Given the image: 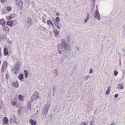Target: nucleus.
Returning a JSON list of instances; mask_svg holds the SVG:
<instances>
[{
	"label": "nucleus",
	"mask_w": 125,
	"mask_h": 125,
	"mask_svg": "<svg viewBox=\"0 0 125 125\" xmlns=\"http://www.w3.org/2000/svg\"><path fill=\"white\" fill-rule=\"evenodd\" d=\"M49 108V106L47 104L45 105L44 106L42 111V114L43 116L42 119H44L47 114V112Z\"/></svg>",
	"instance_id": "1"
},
{
	"label": "nucleus",
	"mask_w": 125,
	"mask_h": 125,
	"mask_svg": "<svg viewBox=\"0 0 125 125\" xmlns=\"http://www.w3.org/2000/svg\"><path fill=\"white\" fill-rule=\"evenodd\" d=\"M49 108V106L47 104L45 105L44 106L42 111V114L43 116L42 119H44L47 114V112Z\"/></svg>",
	"instance_id": "2"
},
{
	"label": "nucleus",
	"mask_w": 125,
	"mask_h": 125,
	"mask_svg": "<svg viewBox=\"0 0 125 125\" xmlns=\"http://www.w3.org/2000/svg\"><path fill=\"white\" fill-rule=\"evenodd\" d=\"M20 64L18 62H17L14 65V68L12 70V73L14 74H17L19 72L20 68Z\"/></svg>",
	"instance_id": "3"
},
{
	"label": "nucleus",
	"mask_w": 125,
	"mask_h": 125,
	"mask_svg": "<svg viewBox=\"0 0 125 125\" xmlns=\"http://www.w3.org/2000/svg\"><path fill=\"white\" fill-rule=\"evenodd\" d=\"M61 45L65 49L68 51L70 50L69 45L66 43L65 40L63 39L62 41Z\"/></svg>",
	"instance_id": "4"
},
{
	"label": "nucleus",
	"mask_w": 125,
	"mask_h": 125,
	"mask_svg": "<svg viewBox=\"0 0 125 125\" xmlns=\"http://www.w3.org/2000/svg\"><path fill=\"white\" fill-rule=\"evenodd\" d=\"M17 6L19 9H22L23 3L21 0H16Z\"/></svg>",
	"instance_id": "5"
},
{
	"label": "nucleus",
	"mask_w": 125,
	"mask_h": 125,
	"mask_svg": "<svg viewBox=\"0 0 125 125\" xmlns=\"http://www.w3.org/2000/svg\"><path fill=\"white\" fill-rule=\"evenodd\" d=\"M26 25L27 28H29L30 26H31L32 24L31 22V20L30 18H28L27 19Z\"/></svg>",
	"instance_id": "6"
},
{
	"label": "nucleus",
	"mask_w": 125,
	"mask_h": 125,
	"mask_svg": "<svg viewBox=\"0 0 125 125\" xmlns=\"http://www.w3.org/2000/svg\"><path fill=\"white\" fill-rule=\"evenodd\" d=\"M94 16L95 18L98 19L99 20H100L101 18L100 16L99 13L97 12H95L94 14Z\"/></svg>",
	"instance_id": "7"
},
{
	"label": "nucleus",
	"mask_w": 125,
	"mask_h": 125,
	"mask_svg": "<svg viewBox=\"0 0 125 125\" xmlns=\"http://www.w3.org/2000/svg\"><path fill=\"white\" fill-rule=\"evenodd\" d=\"M6 23V21L4 19H0V24L2 25V26L5 25Z\"/></svg>",
	"instance_id": "8"
},
{
	"label": "nucleus",
	"mask_w": 125,
	"mask_h": 125,
	"mask_svg": "<svg viewBox=\"0 0 125 125\" xmlns=\"http://www.w3.org/2000/svg\"><path fill=\"white\" fill-rule=\"evenodd\" d=\"M39 95L38 93L37 92H35L34 93L33 95L32 96V97L34 96L35 99H37L38 98Z\"/></svg>",
	"instance_id": "9"
},
{
	"label": "nucleus",
	"mask_w": 125,
	"mask_h": 125,
	"mask_svg": "<svg viewBox=\"0 0 125 125\" xmlns=\"http://www.w3.org/2000/svg\"><path fill=\"white\" fill-rule=\"evenodd\" d=\"M29 121L31 124L32 125H35L36 124V122L33 120L30 119Z\"/></svg>",
	"instance_id": "10"
},
{
	"label": "nucleus",
	"mask_w": 125,
	"mask_h": 125,
	"mask_svg": "<svg viewBox=\"0 0 125 125\" xmlns=\"http://www.w3.org/2000/svg\"><path fill=\"white\" fill-rule=\"evenodd\" d=\"M3 27V30L4 31H5L6 32H8L9 31V29L8 28L7 26H2Z\"/></svg>",
	"instance_id": "11"
},
{
	"label": "nucleus",
	"mask_w": 125,
	"mask_h": 125,
	"mask_svg": "<svg viewBox=\"0 0 125 125\" xmlns=\"http://www.w3.org/2000/svg\"><path fill=\"white\" fill-rule=\"evenodd\" d=\"M47 23L48 25L52 26V27L53 26V24L52 22L50 20H48L47 21Z\"/></svg>",
	"instance_id": "12"
},
{
	"label": "nucleus",
	"mask_w": 125,
	"mask_h": 125,
	"mask_svg": "<svg viewBox=\"0 0 125 125\" xmlns=\"http://www.w3.org/2000/svg\"><path fill=\"white\" fill-rule=\"evenodd\" d=\"M122 84H124L123 83H122V84H120L118 85L119 86L118 88V89L122 90L124 89V86Z\"/></svg>",
	"instance_id": "13"
},
{
	"label": "nucleus",
	"mask_w": 125,
	"mask_h": 125,
	"mask_svg": "<svg viewBox=\"0 0 125 125\" xmlns=\"http://www.w3.org/2000/svg\"><path fill=\"white\" fill-rule=\"evenodd\" d=\"M4 123L5 124H7L8 123V120L7 117H5L3 118Z\"/></svg>",
	"instance_id": "14"
},
{
	"label": "nucleus",
	"mask_w": 125,
	"mask_h": 125,
	"mask_svg": "<svg viewBox=\"0 0 125 125\" xmlns=\"http://www.w3.org/2000/svg\"><path fill=\"white\" fill-rule=\"evenodd\" d=\"M4 55H5V56L6 55L8 54V51L7 49L6 48H5L4 49Z\"/></svg>",
	"instance_id": "15"
},
{
	"label": "nucleus",
	"mask_w": 125,
	"mask_h": 125,
	"mask_svg": "<svg viewBox=\"0 0 125 125\" xmlns=\"http://www.w3.org/2000/svg\"><path fill=\"white\" fill-rule=\"evenodd\" d=\"M60 20L58 17H56L55 20L53 21L54 23H58L59 22Z\"/></svg>",
	"instance_id": "16"
},
{
	"label": "nucleus",
	"mask_w": 125,
	"mask_h": 125,
	"mask_svg": "<svg viewBox=\"0 0 125 125\" xmlns=\"http://www.w3.org/2000/svg\"><path fill=\"white\" fill-rule=\"evenodd\" d=\"M13 22L12 21H8L7 23V24L8 26H10L12 25Z\"/></svg>",
	"instance_id": "17"
},
{
	"label": "nucleus",
	"mask_w": 125,
	"mask_h": 125,
	"mask_svg": "<svg viewBox=\"0 0 125 125\" xmlns=\"http://www.w3.org/2000/svg\"><path fill=\"white\" fill-rule=\"evenodd\" d=\"M18 98L19 99L20 101H23L24 100V98H23L22 96L21 95H19L18 96Z\"/></svg>",
	"instance_id": "18"
},
{
	"label": "nucleus",
	"mask_w": 125,
	"mask_h": 125,
	"mask_svg": "<svg viewBox=\"0 0 125 125\" xmlns=\"http://www.w3.org/2000/svg\"><path fill=\"white\" fill-rule=\"evenodd\" d=\"M25 74V78H27L28 77V73L27 70H25L24 71Z\"/></svg>",
	"instance_id": "19"
},
{
	"label": "nucleus",
	"mask_w": 125,
	"mask_h": 125,
	"mask_svg": "<svg viewBox=\"0 0 125 125\" xmlns=\"http://www.w3.org/2000/svg\"><path fill=\"white\" fill-rule=\"evenodd\" d=\"M18 78L20 80H21L23 78V76L22 74H21L18 76Z\"/></svg>",
	"instance_id": "20"
},
{
	"label": "nucleus",
	"mask_w": 125,
	"mask_h": 125,
	"mask_svg": "<svg viewBox=\"0 0 125 125\" xmlns=\"http://www.w3.org/2000/svg\"><path fill=\"white\" fill-rule=\"evenodd\" d=\"M111 89V87L110 86H109L106 92V94H108L110 92V90Z\"/></svg>",
	"instance_id": "21"
},
{
	"label": "nucleus",
	"mask_w": 125,
	"mask_h": 125,
	"mask_svg": "<svg viewBox=\"0 0 125 125\" xmlns=\"http://www.w3.org/2000/svg\"><path fill=\"white\" fill-rule=\"evenodd\" d=\"M12 84L13 86L16 88L17 87L19 86L18 83H13Z\"/></svg>",
	"instance_id": "22"
},
{
	"label": "nucleus",
	"mask_w": 125,
	"mask_h": 125,
	"mask_svg": "<svg viewBox=\"0 0 125 125\" xmlns=\"http://www.w3.org/2000/svg\"><path fill=\"white\" fill-rule=\"evenodd\" d=\"M53 32L55 35V36H57V35L59 34V33L57 30H54L53 31Z\"/></svg>",
	"instance_id": "23"
},
{
	"label": "nucleus",
	"mask_w": 125,
	"mask_h": 125,
	"mask_svg": "<svg viewBox=\"0 0 125 125\" xmlns=\"http://www.w3.org/2000/svg\"><path fill=\"white\" fill-rule=\"evenodd\" d=\"M6 8L7 10L8 11H10L12 10L11 8L9 6L7 7Z\"/></svg>",
	"instance_id": "24"
},
{
	"label": "nucleus",
	"mask_w": 125,
	"mask_h": 125,
	"mask_svg": "<svg viewBox=\"0 0 125 125\" xmlns=\"http://www.w3.org/2000/svg\"><path fill=\"white\" fill-rule=\"evenodd\" d=\"M21 108H20V107H19V109L18 110V114L20 115L21 113Z\"/></svg>",
	"instance_id": "25"
},
{
	"label": "nucleus",
	"mask_w": 125,
	"mask_h": 125,
	"mask_svg": "<svg viewBox=\"0 0 125 125\" xmlns=\"http://www.w3.org/2000/svg\"><path fill=\"white\" fill-rule=\"evenodd\" d=\"M54 71L55 72V74L54 75L55 77H56L58 75V73L57 71L56 70H54Z\"/></svg>",
	"instance_id": "26"
},
{
	"label": "nucleus",
	"mask_w": 125,
	"mask_h": 125,
	"mask_svg": "<svg viewBox=\"0 0 125 125\" xmlns=\"http://www.w3.org/2000/svg\"><path fill=\"white\" fill-rule=\"evenodd\" d=\"M114 75L115 76H116L118 74V72L117 71L115 70L114 72Z\"/></svg>",
	"instance_id": "27"
},
{
	"label": "nucleus",
	"mask_w": 125,
	"mask_h": 125,
	"mask_svg": "<svg viewBox=\"0 0 125 125\" xmlns=\"http://www.w3.org/2000/svg\"><path fill=\"white\" fill-rule=\"evenodd\" d=\"M12 105L13 106H16L17 105V103L15 101H13L12 103Z\"/></svg>",
	"instance_id": "28"
},
{
	"label": "nucleus",
	"mask_w": 125,
	"mask_h": 125,
	"mask_svg": "<svg viewBox=\"0 0 125 125\" xmlns=\"http://www.w3.org/2000/svg\"><path fill=\"white\" fill-rule=\"evenodd\" d=\"M4 36L3 35H1L0 36V40H2L3 39H4V38H5V37H4Z\"/></svg>",
	"instance_id": "29"
},
{
	"label": "nucleus",
	"mask_w": 125,
	"mask_h": 125,
	"mask_svg": "<svg viewBox=\"0 0 125 125\" xmlns=\"http://www.w3.org/2000/svg\"><path fill=\"white\" fill-rule=\"evenodd\" d=\"M89 14H87V17L86 18V19H87V20H88L89 19Z\"/></svg>",
	"instance_id": "30"
},
{
	"label": "nucleus",
	"mask_w": 125,
	"mask_h": 125,
	"mask_svg": "<svg viewBox=\"0 0 125 125\" xmlns=\"http://www.w3.org/2000/svg\"><path fill=\"white\" fill-rule=\"evenodd\" d=\"M54 23L56 27L59 26L58 24V23Z\"/></svg>",
	"instance_id": "31"
},
{
	"label": "nucleus",
	"mask_w": 125,
	"mask_h": 125,
	"mask_svg": "<svg viewBox=\"0 0 125 125\" xmlns=\"http://www.w3.org/2000/svg\"><path fill=\"white\" fill-rule=\"evenodd\" d=\"M12 18V17L11 15H10L8 17V19L11 20Z\"/></svg>",
	"instance_id": "32"
},
{
	"label": "nucleus",
	"mask_w": 125,
	"mask_h": 125,
	"mask_svg": "<svg viewBox=\"0 0 125 125\" xmlns=\"http://www.w3.org/2000/svg\"><path fill=\"white\" fill-rule=\"evenodd\" d=\"M4 68L3 66H2L1 69V71L2 72H3L4 71Z\"/></svg>",
	"instance_id": "33"
},
{
	"label": "nucleus",
	"mask_w": 125,
	"mask_h": 125,
	"mask_svg": "<svg viewBox=\"0 0 125 125\" xmlns=\"http://www.w3.org/2000/svg\"><path fill=\"white\" fill-rule=\"evenodd\" d=\"M31 105H27V109H29V110L31 109Z\"/></svg>",
	"instance_id": "34"
},
{
	"label": "nucleus",
	"mask_w": 125,
	"mask_h": 125,
	"mask_svg": "<svg viewBox=\"0 0 125 125\" xmlns=\"http://www.w3.org/2000/svg\"><path fill=\"white\" fill-rule=\"evenodd\" d=\"M118 94H116L114 95V97L115 98H116L118 96Z\"/></svg>",
	"instance_id": "35"
},
{
	"label": "nucleus",
	"mask_w": 125,
	"mask_h": 125,
	"mask_svg": "<svg viewBox=\"0 0 125 125\" xmlns=\"http://www.w3.org/2000/svg\"><path fill=\"white\" fill-rule=\"evenodd\" d=\"M93 123L94 122L92 121H91L90 122V125H93Z\"/></svg>",
	"instance_id": "36"
},
{
	"label": "nucleus",
	"mask_w": 125,
	"mask_h": 125,
	"mask_svg": "<svg viewBox=\"0 0 125 125\" xmlns=\"http://www.w3.org/2000/svg\"><path fill=\"white\" fill-rule=\"evenodd\" d=\"M27 105H31V102H30V101H29L28 102V103H27Z\"/></svg>",
	"instance_id": "37"
},
{
	"label": "nucleus",
	"mask_w": 125,
	"mask_h": 125,
	"mask_svg": "<svg viewBox=\"0 0 125 125\" xmlns=\"http://www.w3.org/2000/svg\"><path fill=\"white\" fill-rule=\"evenodd\" d=\"M80 125H86V124L83 122H82L80 124Z\"/></svg>",
	"instance_id": "38"
},
{
	"label": "nucleus",
	"mask_w": 125,
	"mask_h": 125,
	"mask_svg": "<svg viewBox=\"0 0 125 125\" xmlns=\"http://www.w3.org/2000/svg\"><path fill=\"white\" fill-rule=\"evenodd\" d=\"M89 78H90V76H86V77H85V80H86Z\"/></svg>",
	"instance_id": "39"
},
{
	"label": "nucleus",
	"mask_w": 125,
	"mask_h": 125,
	"mask_svg": "<svg viewBox=\"0 0 125 125\" xmlns=\"http://www.w3.org/2000/svg\"><path fill=\"white\" fill-rule=\"evenodd\" d=\"M93 71L92 69H90L89 71V73H91L93 72Z\"/></svg>",
	"instance_id": "40"
},
{
	"label": "nucleus",
	"mask_w": 125,
	"mask_h": 125,
	"mask_svg": "<svg viewBox=\"0 0 125 125\" xmlns=\"http://www.w3.org/2000/svg\"><path fill=\"white\" fill-rule=\"evenodd\" d=\"M6 1L5 0H1V2H4Z\"/></svg>",
	"instance_id": "41"
},
{
	"label": "nucleus",
	"mask_w": 125,
	"mask_h": 125,
	"mask_svg": "<svg viewBox=\"0 0 125 125\" xmlns=\"http://www.w3.org/2000/svg\"><path fill=\"white\" fill-rule=\"evenodd\" d=\"M95 0H92V2L93 4L94 3Z\"/></svg>",
	"instance_id": "42"
},
{
	"label": "nucleus",
	"mask_w": 125,
	"mask_h": 125,
	"mask_svg": "<svg viewBox=\"0 0 125 125\" xmlns=\"http://www.w3.org/2000/svg\"><path fill=\"white\" fill-rule=\"evenodd\" d=\"M119 60V62H120L119 66H120L121 65V61L120 60Z\"/></svg>",
	"instance_id": "43"
},
{
	"label": "nucleus",
	"mask_w": 125,
	"mask_h": 125,
	"mask_svg": "<svg viewBox=\"0 0 125 125\" xmlns=\"http://www.w3.org/2000/svg\"><path fill=\"white\" fill-rule=\"evenodd\" d=\"M115 125V124H114L113 123H111V124L109 125Z\"/></svg>",
	"instance_id": "44"
},
{
	"label": "nucleus",
	"mask_w": 125,
	"mask_h": 125,
	"mask_svg": "<svg viewBox=\"0 0 125 125\" xmlns=\"http://www.w3.org/2000/svg\"><path fill=\"white\" fill-rule=\"evenodd\" d=\"M59 14L58 13H56V15L57 16H58L59 15Z\"/></svg>",
	"instance_id": "45"
},
{
	"label": "nucleus",
	"mask_w": 125,
	"mask_h": 125,
	"mask_svg": "<svg viewBox=\"0 0 125 125\" xmlns=\"http://www.w3.org/2000/svg\"><path fill=\"white\" fill-rule=\"evenodd\" d=\"M59 53V54H61V52L60 50H59L58 51Z\"/></svg>",
	"instance_id": "46"
},
{
	"label": "nucleus",
	"mask_w": 125,
	"mask_h": 125,
	"mask_svg": "<svg viewBox=\"0 0 125 125\" xmlns=\"http://www.w3.org/2000/svg\"><path fill=\"white\" fill-rule=\"evenodd\" d=\"M88 20H87V19H85V20H84L85 22H86L87 21H88Z\"/></svg>",
	"instance_id": "47"
},
{
	"label": "nucleus",
	"mask_w": 125,
	"mask_h": 125,
	"mask_svg": "<svg viewBox=\"0 0 125 125\" xmlns=\"http://www.w3.org/2000/svg\"><path fill=\"white\" fill-rule=\"evenodd\" d=\"M97 12V13H99V11H98V10H96V12Z\"/></svg>",
	"instance_id": "48"
},
{
	"label": "nucleus",
	"mask_w": 125,
	"mask_h": 125,
	"mask_svg": "<svg viewBox=\"0 0 125 125\" xmlns=\"http://www.w3.org/2000/svg\"><path fill=\"white\" fill-rule=\"evenodd\" d=\"M57 27L58 28V29H60V27H59V26H58V27Z\"/></svg>",
	"instance_id": "49"
},
{
	"label": "nucleus",
	"mask_w": 125,
	"mask_h": 125,
	"mask_svg": "<svg viewBox=\"0 0 125 125\" xmlns=\"http://www.w3.org/2000/svg\"><path fill=\"white\" fill-rule=\"evenodd\" d=\"M1 52L0 51V57L1 56Z\"/></svg>",
	"instance_id": "50"
},
{
	"label": "nucleus",
	"mask_w": 125,
	"mask_h": 125,
	"mask_svg": "<svg viewBox=\"0 0 125 125\" xmlns=\"http://www.w3.org/2000/svg\"><path fill=\"white\" fill-rule=\"evenodd\" d=\"M10 42V43L11 42Z\"/></svg>",
	"instance_id": "51"
},
{
	"label": "nucleus",
	"mask_w": 125,
	"mask_h": 125,
	"mask_svg": "<svg viewBox=\"0 0 125 125\" xmlns=\"http://www.w3.org/2000/svg\"><path fill=\"white\" fill-rule=\"evenodd\" d=\"M10 42V43L11 42Z\"/></svg>",
	"instance_id": "52"
},
{
	"label": "nucleus",
	"mask_w": 125,
	"mask_h": 125,
	"mask_svg": "<svg viewBox=\"0 0 125 125\" xmlns=\"http://www.w3.org/2000/svg\"><path fill=\"white\" fill-rule=\"evenodd\" d=\"M11 120V119H10V120Z\"/></svg>",
	"instance_id": "53"
}]
</instances>
